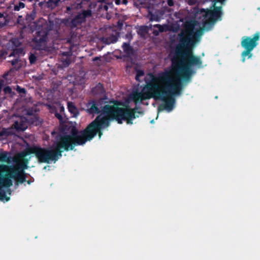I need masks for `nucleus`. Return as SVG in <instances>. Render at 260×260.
<instances>
[{
    "mask_svg": "<svg viewBox=\"0 0 260 260\" xmlns=\"http://www.w3.org/2000/svg\"><path fill=\"white\" fill-rule=\"evenodd\" d=\"M179 43L176 46L174 55L171 58L172 64L180 69V79L175 78L171 70H166V74L169 78V82H165L164 88L167 94L173 95L181 94L183 88V82H187L191 79L196 71L191 67L203 68L201 57L193 54L192 48L196 43L195 36L191 32L182 31L178 34Z\"/></svg>",
    "mask_w": 260,
    "mask_h": 260,
    "instance_id": "nucleus-1",
    "label": "nucleus"
},
{
    "mask_svg": "<svg viewBox=\"0 0 260 260\" xmlns=\"http://www.w3.org/2000/svg\"><path fill=\"white\" fill-rule=\"evenodd\" d=\"M94 122L82 131L79 132L73 123L66 121L59 125V132L53 131L51 135L55 139L52 146L42 148L34 145V154L40 162L49 164L55 162L62 156L64 151L73 150L75 146L82 145L87 141H90L95 136L91 129Z\"/></svg>",
    "mask_w": 260,
    "mask_h": 260,
    "instance_id": "nucleus-2",
    "label": "nucleus"
},
{
    "mask_svg": "<svg viewBox=\"0 0 260 260\" xmlns=\"http://www.w3.org/2000/svg\"><path fill=\"white\" fill-rule=\"evenodd\" d=\"M107 99L102 98L98 100H90L86 104V111L90 114H99L89 124L94 122L91 130L99 135L100 139L103 135L102 130L108 127L112 121L115 120L118 124H122L126 121L127 124H132L133 120L138 117L136 113L143 114L144 112L137 111L139 107L134 108L121 107L122 102L118 100L106 101Z\"/></svg>",
    "mask_w": 260,
    "mask_h": 260,
    "instance_id": "nucleus-3",
    "label": "nucleus"
},
{
    "mask_svg": "<svg viewBox=\"0 0 260 260\" xmlns=\"http://www.w3.org/2000/svg\"><path fill=\"white\" fill-rule=\"evenodd\" d=\"M150 80L145 81L146 84L140 92L135 91L132 94L131 98L136 104L151 99L159 100L162 94H167L164 84L165 82H169L170 79L165 74V71L159 74L157 77L150 74Z\"/></svg>",
    "mask_w": 260,
    "mask_h": 260,
    "instance_id": "nucleus-4",
    "label": "nucleus"
},
{
    "mask_svg": "<svg viewBox=\"0 0 260 260\" xmlns=\"http://www.w3.org/2000/svg\"><path fill=\"white\" fill-rule=\"evenodd\" d=\"M259 39L260 32L259 31L256 32L252 38L247 36H243L242 38L241 45L245 49L241 53L243 62H245L246 57H248V58H251L252 56L251 51L258 45Z\"/></svg>",
    "mask_w": 260,
    "mask_h": 260,
    "instance_id": "nucleus-5",
    "label": "nucleus"
},
{
    "mask_svg": "<svg viewBox=\"0 0 260 260\" xmlns=\"http://www.w3.org/2000/svg\"><path fill=\"white\" fill-rule=\"evenodd\" d=\"M213 9H207L205 11L204 16L207 19L203 23V28L204 29L209 30L217 20H221L222 7H217L215 6V4H213Z\"/></svg>",
    "mask_w": 260,
    "mask_h": 260,
    "instance_id": "nucleus-6",
    "label": "nucleus"
},
{
    "mask_svg": "<svg viewBox=\"0 0 260 260\" xmlns=\"http://www.w3.org/2000/svg\"><path fill=\"white\" fill-rule=\"evenodd\" d=\"M91 10L90 9L83 10L81 12L78 13L73 19L68 22L67 25L71 29V38L69 40V42L77 37V34L73 32L74 30L79 27L82 23L86 21V18L91 16Z\"/></svg>",
    "mask_w": 260,
    "mask_h": 260,
    "instance_id": "nucleus-7",
    "label": "nucleus"
},
{
    "mask_svg": "<svg viewBox=\"0 0 260 260\" xmlns=\"http://www.w3.org/2000/svg\"><path fill=\"white\" fill-rule=\"evenodd\" d=\"M49 31L50 29L47 25L39 28L36 33V36L34 37V49L46 50Z\"/></svg>",
    "mask_w": 260,
    "mask_h": 260,
    "instance_id": "nucleus-8",
    "label": "nucleus"
},
{
    "mask_svg": "<svg viewBox=\"0 0 260 260\" xmlns=\"http://www.w3.org/2000/svg\"><path fill=\"white\" fill-rule=\"evenodd\" d=\"M25 155V153H22L15 156L14 161L16 162L15 170L17 172V174L13 173L12 175L15 179L21 178L23 177V171L26 167V162L24 158Z\"/></svg>",
    "mask_w": 260,
    "mask_h": 260,
    "instance_id": "nucleus-9",
    "label": "nucleus"
},
{
    "mask_svg": "<svg viewBox=\"0 0 260 260\" xmlns=\"http://www.w3.org/2000/svg\"><path fill=\"white\" fill-rule=\"evenodd\" d=\"M159 100H161L164 103L159 106V109L166 110L168 112L173 110L175 103V99L173 96L169 94H164L161 95Z\"/></svg>",
    "mask_w": 260,
    "mask_h": 260,
    "instance_id": "nucleus-10",
    "label": "nucleus"
},
{
    "mask_svg": "<svg viewBox=\"0 0 260 260\" xmlns=\"http://www.w3.org/2000/svg\"><path fill=\"white\" fill-rule=\"evenodd\" d=\"M8 167L7 166H0V189L4 187H9L12 184V180L8 178H1V173L8 171Z\"/></svg>",
    "mask_w": 260,
    "mask_h": 260,
    "instance_id": "nucleus-11",
    "label": "nucleus"
},
{
    "mask_svg": "<svg viewBox=\"0 0 260 260\" xmlns=\"http://www.w3.org/2000/svg\"><path fill=\"white\" fill-rule=\"evenodd\" d=\"M13 126L17 131H24L27 127V122L24 117H20L16 120Z\"/></svg>",
    "mask_w": 260,
    "mask_h": 260,
    "instance_id": "nucleus-12",
    "label": "nucleus"
},
{
    "mask_svg": "<svg viewBox=\"0 0 260 260\" xmlns=\"http://www.w3.org/2000/svg\"><path fill=\"white\" fill-rule=\"evenodd\" d=\"M122 48L127 57H131L135 54L134 49L129 43L124 42Z\"/></svg>",
    "mask_w": 260,
    "mask_h": 260,
    "instance_id": "nucleus-13",
    "label": "nucleus"
},
{
    "mask_svg": "<svg viewBox=\"0 0 260 260\" xmlns=\"http://www.w3.org/2000/svg\"><path fill=\"white\" fill-rule=\"evenodd\" d=\"M117 40V36L113 35L110 36L109 37H102L101 38L102 42L106 45H109L111 43H114L116 42Z\"/></svg>",
    "mask_w": 260,
    "mask_h": 260,
    "instance_id": "nucleus-14",
    "label": "nucleus"
},
{
    "mask_svg": "<svg viewBox=\"0 0 260 260\" xmlns=\"http://www.w3.org/2000/svg\"><path fill=\"white\" fill-rule=\"evenodd\" d=\"M92 93L95 94H103L105 92L103 85L101 83H98L91 90Z\"/></svg>",
    "mask_w": 260,
    "mask_h": 260,
    "instance_id": "nucleus-15",
    "label": "nucleus"
},
{
    "mask_svg": "<svg viewBox=\"0 0 260 260\" xmlns=\"http://www.w3.org/2000/svg\"><path fill=\"white\" fill-rule=\"evenodd\" d=\"M159 11H155L154 13L152 11H149L148 14V17L150 21H159L160 20V16L159 15Z\"/></svg>",
    "mask_w": 260,
    "mask_h": 260,
    "instance_id": "nucleus-16",
    "label": "nucleus"
},
{
    "mask_svg": "<svg viewBox=\"0 0 260 260\" xmlns=\"http://www.w3.org/2000/svg\"><path fill=\"white\" fill-rule=\"evenodd\" d=\"M59 2L60 0H49L46 3L45 7L52 10L58 6Z\"/></svg>",
    "mask_w": 260,
    "mask_h": 260,
    "instance_id": "nucleus-17",
    "label": "nucleus"
},
{
    "mask_svg": "<svg viewBox=\"0 0 260 260\" xmlns=\"http://www.w3.org/2000/svg\"><path fill=\"white\" fill-rule=\"evenodd\" d=\"M68 108L69 112L73 114L74 116H76L78 114V109L72 102H69L68 104Z\"/></svg>",
    "mask_w": 260,
    "mask_h": 260,
    "instance_id": "nucleus-18",
    "label": "nucleus"
},
{
    "mask_svg": "<svg viewBox=\"0 0 260 260\" xmlns=\"http://www.w3.org/2000/svg\"><path fill=\"white\" fill-rule=\"evenodd\" d=\"M13 9L15 11H18L21 9L24 8L25 5L23 2L15 1L14 2Z\"/></svg>",
    "mask_w": 260,
    "mask_h": 260,
    "instance_id": "nucleus-19",
    "label": "nucleus"
},
{
    "mask_svg": "<svg viewBox=\"0 0 260 260\" xmlns=\"http://www.w3.org/2000/svg\"><path fill=\"white\" fill-rule=\"evenodd\" d=\"M43 123V120L34 114V126L41 125Z\"/></svg>",
    "mask_w": 260,
    "mask_h": 260,
    "instance_id": "nucleus-20",
    "label": "nucleus"
},
{
    "mask_svg": "<svg viewBox=\"0 0 260 260\" xmlns=\"http://www.w3.org/2000/svg\"><path fill=\"white\" fill-rule=\"evenodd\" d=\"M145 75L144 71L142 70H137L136 71V75L135 77V79L137 81L140 82V78L144 76Z\"/></svg>",
    "mask_w": 260,
    "mask_h": 260,
    "instance_id": "nucleus-21",
    "label": "nucleus"
},
{
    "mask_svg": "<svg viewBox=\"0 0 260 260\" xmlns=\"http://www.w3.org/2000/svg\"><path fill=\"white\" fill-rule=\"evenodd\" d=\"M55 116L59 120L60 124H61V123H63L64 122H66V120L64 121H63V117L60 113L56 112L55 114Z\"/></svg>",
    "mask_w": 260,
    "mask_h": 260,
    "instance_id": "nucleus-22",
    "label": "nucleus"
},
{
    "mask_svg": "<svg viewBox=\"0 0 260 260\" xmlns=\"http://www.w3.org/2000/svg\"><path fill=\"white\" fill-rule=\"evenodd\" d=\"M62 63L65 67L69 66L71 63V60L69 58L64 59L62 60Z\"/></svg>",
    "mask_w": 260,
    "mask_h": 260,
    "instance_id": "nucleus-23",
    "label": "nucleus"
},
{
    "mask_svg": "<svg viewBox=\"0 0 260 260\" xmlns=\"http://www.w3.org/2000/svg\"><path fill=\"white\" fill-rule=\"evenodd\" d=\"M4 91L5 93H9L11 94L12 93V89L9 86H6L4 88Z\"/></svg>",
    "mask_w": 260,
    "mask_h": 260,
    "instance_id": "nucleus-24",
    "label": "nucleus"
},
{
    "mask_svg": "<svg viewBox=\"0 0 260 260\" xmlns=\"http://www.w3.org/2000/svg\"><path fill=\"white\" fill-rule=\"evenodd\" d=\"M6 153H0V161H7L6 160Z\"/></svg>",
    "mask_w": 260,
    "mask_h": 260,
    "instance_id": "nucleus-25",
    "label": "nucleus"
},
{
    "mask_svg": "<svg viewBox=\"0 0 260 260\" xmlns=\"http://www.w3.org/2000/svg\"><path fill=\"white\" fill-rule=\"evenodd\" d=\"M167 4L170 7H172L174 5V2L173 0H167Z\"/></svg>",
    "mask_w": 260,
    "mask_h": 260,
    "instance_id": "nucleus-26",
    "label": "nucleus"
},
{
    "mask_svg": "<svg viewBox=\"0 0 260 260\" xmlns=\"http://www.w3.org/2000/svg\"><path fill=\"white\" fill-rule=\"evenodd\" d=\"M154 27H156V28H158L159 30L160 31V32H162L164 31V29H163V27L162 26L160 25V24H156L154 25Z\"/></svg>",
    "mask_w": 260,
    "mask_h": 260,
    "instance_id": "nucleus-27",
    "label": "nucleus"
},
{
    "mask_svg": "<svg viewBox=\"0 0 260 260\" xmlns=\"http://www.w3.org/2000/svg\"><path fill=\"white\" fill-rule=\"evenodd\" d=\"M140 30L142 31V32H144L145 33L147 32V27L145 26H141Z\"/></svg>",
    "mask_w": 260,
    "mask_h": 260,
    "instance_id": "nucleus-28",
    "label": "nucleus"
},
{
    "mask_svg": "<svg viewBox=\"0 0 260 260\" xmlns=\"http://www.w3.org/2000/svg\"><path fill=\"white\" fill-rule=\"evenodd\" d=\"M0 199L2 201H4V202H7L9 200L10 198H7V197H2Z\"/></svg>",
    "mask_w": 260,
    "mask_h": 260,
    "instance_id": "nucleus-29",
    "label": "nucleus"
},
{
    "mask_svg": "<svg viewBox=\"0 0 260 260\" xmlns=\"http://www.w3.org/2000/svg\"><path fill=\"white\" fill-rule=\"evenodd\" d=\"M225 0H214V4H215V5L216 4V3H223L224 2Z\"/></svg>",
    "mask_w": 260,
    "mask_h": 260,
    "instance_id": "nucleus-30",
    "label": "nucleus"
},
{
    "mask_svg": "<svg viewBox=\"0 0 260 260\" xmlns=\"http://www.w3.org/2000/svg\"><path fill=\"white\" fill-rule=\"evenodd\" d=\"M17 90L20 92H24V89L23 88H20L19 87H17Z\"/></svg>",
    "mask_w": 260,
    "mask_h": 260,
    "instance_id": "nucleus-31",
    "label": "nucleus"
},
{
    "mask_svg": "<svg viewBox=\"0 0 260 260\" xmlns=\"http://www.w3.org/2000/svg\"><path fill=\"white\" fill-rule=\"evenodd\" d=\"M103 8L106 11H107L109 9V6L106 5V4H105L104 6H103Z\"/></svg>",
    "mask_w": 260,
    "mask_h": 260,
    "instance_id": "nucleus-32",
    "label": "nucleus"
},
{
    "mask_svg": "<svg viewBox=\"0 0 260 260\" xmlns=\"http://www.w3.org/2000/svg\"><path fill=\"white\" fill-rule=\"evenodd\" d=\"M29 61L31 63H32V54H31L29 57Z\"/></svg>",
    "mask_w": 260,
    "mask_h": 260,
    "instance_id": "nucleus-33",
    "label": "nucleus"
},
{
    "mask_svg": "<svg viewBox=\"0 0 260 260\" xmlns=\"http://www.w3.org/2000/svg\"><path fill=\"white\" fill-rule=\"evenodd\" d=\"M126 38L131 40L132 39V36L131 34H126Z\"/></svg>",
    "mask_w": 260,
    "mask_h": 260,
    "instance_id": "nucleus-34",
    "label": "nucleus"
},
{
    "mask_svg": "<svg viewBox=\"0 0 260 260\" xmlns=\"http://www.w3.org/2000/svg\"><path fill=\"white\" fill-rule=\"evenodd\" d=\"M195 3V0H189V4L190 5H193Z\"/></svg>",
    "mask_w": 260,
    "mask_h": 260,
    "instance_id": "nucleus-35",
    "label": "nucleus"
},
{
    "mask_svg": "<svg viewBox=\"0 0 260 260\" xmlns=\"http://www.w3.org/2000/svg\"><path fill=\"white\" fill-rule=\"evenodd\" d=\"M128 3V1L127 0H123L122 1V4H124V5H126Z\"/></svg>",
    "mask_w": 260,
    "mask_h": 260,
    "instance_id": "nucleus-36",
    "label": "nucleus"
},
{
    "mask_svg": "<svg viewBox=\"0 0 260 260\" xmlns=\"http://www.w3.org/2000/svg\"><path fill=\"white\" fill-rule=\"evenodd\" d=\"M115 3L116 5H119L120 4V0H116Z\"/></svg>",
    "mask_w": 260,
    "mask_h": 260,
    "instance_id": "nucleus-37",
    "label": "nucleus"
},
{
    "mask_svg": "<svg viewBox=\"0 0 260 260\" xmlns=\"http://www.w3.org/2000/svg\"><path fill=\"white\" fill-rule=\"evenodd\" d=\"M37 59V57L34 54V59H33V60H34V63H35V62L36 61Z\"/></svg>",
    "mask_w": 260,
    "mask_h": 260,
    "instance_id": "nucleus-38",
    "label": "nucleus"
},
{
    "mask_svg": "<svg viewBox=\"0 0 260 260\" xmlns=\"http://www.w3.org/2000/svg\"><path fill=\"white\" fill-rule=\"evenodd\" d=\"M17 61V59H16L15 60H13V61H12V64H13V65H14V64H15V63H16V62Z\"/></svg>",
    "mask_w": 260,
    "mask_h": 260,
    "instance_id": "nucleus-39",
    "label": "nucleus"
},
{
    "mask_svg": "<svg viewBox=\"0 0 260 260\" xmlns=\"http://www.w3.org/2000/svg\"><path fill=\"white\" fill-rule=\"evenodd\" d=\"M99 58H99V57H94V58H93V60L94 61H95V60H97L99 59Z\"/></svg>",
    "mask_w": 260,
    "mask_h": 260,
    "instance_id": "nucleus-40",
    "label": "nucleus"
},
{
    "mask_svg": "<svg viewBox=\"0 0 260 260\" xmlns=\"http://www.w3.org/2000/svg\"><path fill=\"white\" fill-rule=\"evenodd\" d=\"M71 8H70V7H68L67 8V11L71 10Z\"/></svg>",
    "mask_w": 260,
    "mask_h": 260,
    "instance_id": "nucleus-41",
    "label": "nucleus"
},
{
    "mask_svg": "<svg viewBox=\"0 0 260 260\" xmlns=\"http://www.w3.org/2000/svg\"><path fill=\"white\" fill-rule=\"evenodd\" d=\"M33 24H34V28L36 26V22H34Z\"/></svg>",
    "mask_w": 260,
    "mask_h": 260,
    "instance_id": "nucleus-42",
    "label": "nucleus"
},
{
    "mask_svg": "<svg viewBox=\"0 0 260 260\" xmlns=\"http://www.w3.org/2000/svg\"><path fill=\"white\" fill-rule=\"evenodd\" d=\"M3 16V14H2L1 13H0V18H2Z\"/></svg>",
    "mask_w": 260,
    "mask_h": 260,
    "instance_id": "nucleus-43",
    "label": "nucleus"
},
{
    "mask_svg": "<svg viewBox=\"0 0 260 260\" xmlns=\"http://www.w3.org/2000/svg\"><path fill=\"white\" fill-rule=\"evenodd\" d=\"M61 111H63L64 110V108L63 107H61Z\"/></svg>",
    "mask_w": 260,
    "mask_h": 260,
    "instance_id": "nucleus-44",
    "label": "nucleus"
},
{
    "mask_svg": "<svg viewBox=\"0 0 260 260\" xmlns=\"http://www.w3.org/2000/svg\"><path fill=\"white\" fill-rule=\"evenodd\" d=\"M13 55H14V54H11L10 55V56H13Z\"/></svg>",
    "mask_w": 260,
    "mask_h": 260,
    "instance_id": "nucleus-45",
    "label": "nucleus"
}]
</instances>
